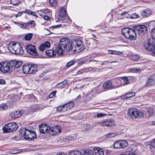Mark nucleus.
Wrapping results in <instances>:
<instances>
[{
	"instance_id": "obj_13",
	"label": "nucleus",
	"mask_w": 155,
	"mask_h": 155,
	"mask_svg": "<svg viewBox=\"0 0 155 155\" xmlns=\"http://www.w3.org/2000/svg\"><path fill=\"white\" fill-rule=\"evenodd\" d=\"M134 28L140 34H143L147 31V28L144 25H138L135 27Z\"/></svg>"
},
{
	"instance_id": "obj_59",
	"label": "nucleus",
	"mask_w": 155,
	"mask_h": 155,
	"mask_svg": "<svg viewBox=\"0 0 155 155\" xmlns=\"http://www.w3.org/2000/svg\"><path fill=\"white\" fill-rule=\"evenodd\" d=\"M44 18L47 20V21H48L49 20V19H50V18L48 17V16H47V15H45L43 17Z\"/></svg>"
},
{
	"instance_id": "obj_45",
	"label": "nucleus",
	"mask_w": 155,
	"mask_h": 155,
	"mask_svg": "<svg viewBox=\"0 0 155 155\" xmlns=\"http://www.w3.org/2000/svg\"><path fill=\"white\" fill-rule=\"evenodd\" d=\"M135 95V93L134 92H130L127 93L128 98H129L134 96Z\"/></svg>"
},
{
	"instance_id": "obj_32",
	"label": "nucleus",
	"mask_w": 155,
	"mask_h": 155,
	"mask_svg": "<svg viewBox=\"0 0 155 155\" xmlns=\"http://www.w3.org/2000/svg\"><path fill=\"white\" fill-rule=\"evenodd\" d=\"M121 81H122V85H124L127 84L128 83V80L127 77H125L120 78Z\"/></svg>"
},
{
	"instance_id": "obj_22",
	"label": "nucleus",
	"mask_w": 155,
	"mask_h": 155,
	"mask_svg": "<svg viewBox=\"0 0 155 155\" xmlns=\"http://www.w3.org/2000/svg\"><path fill=\"white\" fill-rule=\"evenodd\" d=\"M103 87L105 89H113V85L112 83L110 81H106L103 84Z\"/></svg>"
},
{
	"instance_id": "obj_25",
	"label": "nucleus",
	"mask_w": 155,
	"mask_h": 155,
	"mask_svg": "<svg viewBox=\"0 0 155 155\" xmlns=\"http://www.w3.org/2000/svg\"><path fill=\"white\" fill-rule=\"evenodd\" d=\"M63 105L65 111H66L72 109L74 106V103L73 101H72L68 103L64 104Z\"/></svg>"
},
{
	"instance_id": "obj_10",
	"label": "nucleus",
	"mask_w": 155,
	"mask_h": 155,
	"mask_svg": "<svg viewBox=\"0 0 155 155\" xmlns=\"http://www.w3.org/2000/svg\"><path fill=\"white\" fill-rule=\"evenodd\" d=\"M61 131V127L58 125L50 127V133L51 135L56 136L59 135Z\"/></svg>"
},
{
	"instance_id": "obj_58",
	"label": "nucleus",
	"mask_w": 155,
	"mask_h": 155,
	"mask_svg": "<svg viewBox=\"0 0 155 155\" xmlns=\"http://www.w3.org/2000/svg\"><path fill=\"white\" fill-rule=\"evenodd\" d=\"M5 84V81L4 79H0V84Z\"/></svg>"
},
{
	"instance_id": "obj_20",
	"label": "nucleus",
	"mask_w": 155,
	"mask_h": 155,
	"mask_svg": "<svg viewBox=\"0 0 155 155\" xmlns=\"http://www.w3.org/2000/svg\"><path fill=\"white\" fill-rule=\"evenodd\" d=\"M67 83V80L65 79L63 81L57 84L55 86V88L59 89H63L65 87V85Z\"/></svg>"
},
{
	"instance_id": "obj_44",
	"label": "nucleus",
	"mask_w": 155,
	"mask_h": 155,
	"mask_svg": "<svg viewBox=\"0 0 155 155\" xmlns=\"http://www.w3.org/2000/svg\"><path fill=\"white\" fill-rule=\"evenodd\" d=\"M75 63L74 61L73 60H71L68 62L66 64V67L67 68H69L70 66L74 65Z\"/></svg>"
},
{
	"instance_id": "obj_8",
	"label": "nucleus",
	"mask_w": 155,
	"mask_h": 155,
	"mask_svg": "<svg viewBox=\"0 0 155 155\" xmlns=\"http://www.w3.org/2000/svg\"><path fill=\"white\" fill-rule=\"evenodd\" d=\"M27 52L30 54L34 56H37L38 53L37 52L35 46L33 45L29 44L25 47Z\"/></svg>"
},
{
	"instance_id": "obj_60",
	"label": "nucleus",
	"mask_w": 155,
	"mask_h": 155,
	"mask_svg": "<svg viewBox=\"0 0 155 155\" xmlns=\"http://www.w3.org/2000/svg\"><path fill=\"white\" fill-rule=\"evenodd\" d=\"M134 71L137 72H140L141 71V69L140 68H134Z\"/></svg>"
},
{
	"instance_id": "obj_46",
	"label": "nucleus",
	"mask_w": 155,
	"mask_h": 155,
	"mask_svg": "<svg viewBox=\"0 0 155 155\" xmlns=\"http://www.w3.org/2000/svg\"><path fill=\"white\" fill-rule=\"evenodd\" d=\"M65 25H66L65 24H61L56 25L52 26V28H61V27L63 28L64 26H65Z\"/></svg>"
},
{
	"instance_id": "obj_12",
	"label": "nucleus",
	"mask_w": 155,
	"mask_h": 155,
	"mask_svg": "<svg viewBox=\"0 0 155 155\" xmlns=\"http://www.w3.org/2000/svg\"><path fill=\"white\" fill-rule=\"evenodd\" d=\"M40 131L41 133L45 134L46 133H50V127L46 124H41L39 125Z\"/></svg>"
},
{
	"instance_id": "obj_17",
	"label": "nucleus",
	"mask_w": 155,
	"mask_h": 155,
	"mask_svg": "<svg viewBox=\"0 0 155 155\" xmlns=\"http://www.w3.org/2000/svg\"><path fill=\"white\" fill-rule=\"evenodd\" d=\"M152 13V12L148 8H147L142 12L141 15L143 17L146 18L150 16Z\"/></svg>"
},
{
	"instance_id": "obj_42",
	"label": "nucleus",
	"mask_w": 155,
	"mask_h": 155,
	"mask_svg": "<svg viewBox=\"0 0 155 155\" xmlns=\"http://www.w3.org/2000/svg\"><path fill=\"white\" fill-rule=\"evenodd\" d=\"M11 3L14 5H17L20 4V2L19 0H10Z\"/></svg>"
},
{
	"instance_id": "obj_39",
	"label": "nucleus",
	"mask_w": 155,
	"mask_h": 155,
	"mask_svg": "<svg viewBox=\"0 0 155 155\" xmlns=\"http://www.w3.org/2000/svg\"><path fill=\"white\" fill-rule=\"evenodd\" d=\"M64 109L63 105L62 106H59L57 108V111L60 113L65 112Z\"/></svg>"
},
{
	"instance_id": "obj_28",
	"label": "nucleus",
	"mask_w": 155,
	"mask_h": 155,
	"mask_svg": "<svg viewBox=\"0 0 155 155\" xmlns=\"http://www.w3.org/2000/svg\"><path fill=\"white\" fill-rule=\"evenodd\" d=\"M31 66L30 67V74L35 73L37 71L38 69L37 66L35 64H31Z\"/></svg>"
},
{
	"instance_id": "obj_16",
	"label": "nucleus",
	"mask_w": 155,
	"mask_h": 155,
	"mask_svg": "<svg viewBox=\"0 0 155 155\" xmlns=\"http://www.w3.org/2000/svg\"><path fill=\"white\" fill-rule=\"evenodd\" d=\"M100 123L103 126L111 127L114 124V121L110 120L107 119L104 121H101Z\"/></svg>"
},
{
	"instance_id": "obj_15",
	"label": "nucleus",
	"mask_w": 155,
	"mask_h": 155,
	"mask_svg": "<svg viewBox=\"0 0 155 155\" xmlns=\"http://www.w3.org/2000/svg\"><path fill=\"white\" fill-rule=\"evenodd\" d=\"M155 83V75H153L150 76L146 81L145 86L148 87Z\"/></svg>"
},
{
	"instance_id": "obj_19",
	"label": "nucleus",
	"mask_w": 155,
	"mask_h": 155,
	"mask_svg": "<svg viewBox=\"0 0 155 155\" xmlns=\"http://www.w3.org/2000/svg\"><path fill=\"white\" fill-rule=\"evenodd\" d=\"M50 46V43L48 41L45 42L41 44L39 47L38 48L41 51H43L45 49H47Z\"/></svg>"
},
{
	"instance_id": "obj_33",
	"label": "nucleus",
	"mask_w": 155,
	"mask_h": 155,
	"mask_svg": "<svg viewBox=\"0 0 155 155\" xmlns=\"http://www.w3.org/2000/svg\"><path fill=\"white\" fill-rule=\"evenodd\" d=\"M113 147L114 148H121L120 140L115 142L113 144Z\"/></svg>"
},
{
	"instance_id": "obj_53",
	"label": "nucleus",
	"mask_w": 155,
	"mask_h": 155,
	"mask_svg": "<svg viewBox=\"0 0 155 155\" xmlns=\"http://www.w3.org/2000/svg\"><path fill=\"white\" fill-rule=\"evenodd\" d=\"M123 52L122 51H114L113 54H122Z\"/></svg>"
},
{
	"instance_id": "obj_1",
	"label": "nucleus",
	"mask_w": 155,
	"mask_h": 155,
	"mask_svg": "<svg viewBox=\"0 0 155 155\" xmlns=\"http://www.w3.org/2000/svg\"><path fill=\"white\" fill-rule=\"evenodd\" d=\"M83 44V42L79 39L74 40L71 44H70L67 39L62 38L56 48V51L54 50H48L46 51L45 53L47 55L50 57L55 56L56 53L59 55H61L66 51H72L74 53H77L84 49Z\"/></svg>"
},
{
	"instance_id": "obj_27",
	"label": "nucleus",
	"mask_w": 155,
	"mask_h": 155,
	"mask_svg": "<svg viewBox=\"0 0 155 155\" xmlns=\"http://www.w3.org/2000/svg\"><path fill=\"white\" fill-rule=\"evenodd\" d=\"M146 117H151L154 115L153 110L152 108H149L146 112Z\"/></svg>"
},
{
	"instance_id": "obj_4",
	"label": "nucleus",
	"mask_w": 155,
	"mask_h": 155,
	"mask_svg": "<svg viewBox=\"0 0 155 155\" xmlns=\"http://www.w3.org/2000/svg\"><path fill=\"white\" fill-rule=\"evenodd\" d=\"M121 33L126 38L130 40H135L136 38V31L134 28H123L121 30Z\"/></svg>"
},
{
	"instance_id": "obj_31",
	"label": "nucleus",
	"mask_w": 155,
	"mask_h": 155,
	"mask_svg": "<svg viewBox=\"0 0 155 155\" xmlns=\"http://www.w3.org/2000/svg\"><path fill=\"white\" fill-rule=\"evenodd\" d=\"M91 126L90 124H84L82 126L81 129L83 131L89 130L91 129Z\"/></svg>"
},
{
	"instance_id": "obj_62",
	"label": "nucleus",
	"mask_w": 155,
	"mask_h": 155,
	"mask_svg": "<svg viewBox=\"0 0 155 155\" xmlns=\"http://www.w3.org/2000/svg\"><path fill=\"white\" fill-rule=\"evenodd\" d=\"M127 13H128L127 12H124L122 13H121L120 15L121 16H123V15H124L126 14H127Z\"/></svg>"
},
{
	"instance_id": "obj_14",
	"label": "nucleus",
	"mask_w": 155,
	"mask_h": 155,
	"mask_svg": "<svg viewBox=\"0 0 155 155\" xmlns=\"http://www.w3.org/2000/svg\"><path fill=\"white\" fill-rule=\"evenodd\" d=\"M10 66L14 69L19 67L22 64V62L16 60H12L9 62Z\"/></svg>"
},
{
	"instance_id": "obj_49",
	"label": "nucleus",
	"mask_w": 155,
	"mask_h": 155,
	"mask_svg": "<svg viewBox=\"0 0 155 155\" xmlns=\"http://www.w3.org/2000/svg\"><path fill=\"white\" fill-rule=\"evenodd\" d=\"M139 56L138 55H134L132 57V59L134 61H137L139 58Z\"/></svg>"
},
{
	"instance_id": "obj_34",
	"label": "nucleus",
	"mask_w": 155,
	"mask_h": 155,
	"mask_svg": "<svg viewBox=\"0 0 155 155\" xmlns=\"http://www.w3.org/2000/svg\"><path fill=\"white\" fill-rule=\"evenodd\" d=\"M120 142L121 148H124L128 146V143L125 140H120Z\"/></svg>"
},
{
	"instance_id": "obj_2",
	"label": "nucleus",
	"mask_w": 155,
	"mask_h": 155,
	"mask_svg": "<svg viewBox=\"0 0 155 155\" xmlns=\"http://www.w3.org/2000/svg\"><path fill=\"white\" fill-rule=\"evenodd\" d=\"M8 49L9 52L13 54H21L24 53V50L20 43L12 41L8 45Z\"/></svg>"
},
{
	"instance_id": "obj_35",
	"label": "nucleus",
	"mask_w": 155,
	"mask_h": 155,
	"mask_svg": "<svg viewBox=\"0 0 155 155\" xmlns=\"http://www.w3.org/2000/svg\"><path fill=\"white\" fill-rule=\"evenodd\" d=\"M59 13L60 14L63 16H66V12L65 8L63 7H61L59 9Z\"/></svg>"
},
{
	"instance_id": "obj_21",
	"label": "nucleus",
	"mask_w": 155,
	"mask_h": 155,
	"mask_svg": "<svg viewBox=\"0 0 155 155\" xmlns=\"http://www.w3.org/2000/svg\"><path fill=\"white\" fill-rule=\"evenodd\" d=\"M145 145L149 146L151 150L155 149V138L152 141H147L145 143Z\"/></svg>"
},
{
	"instance_id": "obj_63",
	"label": "nucleus",
	"mask_w": 155,
	"mask_h": 155,
	"mask_svg": "<svg viewBox=\"0 0 155 155\" xmlns=\"http://www.w3.org/2000/svg\"><path fill=\"white\" fill-rule=\"evenodd\" d=\"M113 50H109L108 51V52L110 54H113Z\"/></svg>"
},
{
	"instance_id": "obj_23",
	"label": "nucleus",
	"mask_w": 155,
	"mask_h": 155,
	"mask_svg": "<svg viewBox=\"0 0 155 155\" xmlns=\"http://www.w3.org/2000/svg\"><path fill=\"white\" fill-rule=\"evenodd\" d=\"M21 112L20 111H13L11 114V116L12 117L15 118H19L21 115Z\"/></svg>"
},
{
	"instance_id": "obj_55",
	"label": "nucleus",
	"mask_w": 155,
	"mask_h": 155,
	"mask_svg": "<svg viewBox=\"0 0 155 155\" xmlns=\"http://www.w3.org/2000/svg\"><path fill=\"white\" fill-rule=\"evenodd\" d=\"M85 72V70L84 69H81V70L78 71L76 72V73L77 74H82V73Z\"/></svg>"
},
{
	"instance_id": "obj_24",
	"label": "nucleus",
	"mask_w": 155,
	"mask_h": 155,
	"mask_svg": "<svg viewBox=\"0 0 155 155\" xmlns=\"http://www.w3.org/2000/svg\"><path fill=\"white\" fill-rule=\"evenodd\" d=\"M31 66V64H24L22 67V71L25 74H30V67Z\"/></svg>"
},
{
	"instance_id": "obj_57",
	"label": "nucleus",
	"mask_w": 155,
	"mask_h": 155,
	"mask_svg": "<svg viewBox=\"0 0 155 155\" xmlns=\"http://www.w3.org/2000/svg\"><path fill=\"white\" fill-rule=\"evenodd\" d=\"M134 18H139V15L137 13H134L132 14Z\"/></svg>"
},
{
	"instance_id": "obj_37",
	"label": "nucleus",
	"mask_w": 155,
	"mask_h": 155,
	"mask_svg": "<svg viewBox=\"0 0 155 155\" xmlns=\"http://www.w3.org/2000/svg\"><path fill=\"white\" fill-rule=\"evenodd\" d=\"M69 155H83L82 153L78 150H75L71 152Z\"/></svg>"
},
{
	"instance_id": "obj_6",
	"label": "nucleus",
	"mask_w": 155,
	"mask_h": 155,
	"mask_svg": "<svg viewBox=\"0 0 155 155\" xmlns=\"http://www.w3.org/2000/svg\"><path fill=\"white\" fill-rule=\"evenodd\" d=\"M127 116L130 119H134L143 117L144 114L142 111L136 109L130 108L127 110Z\"/></svg>"
},
{
	"instance_id": "obj_36",
	"label": "nucleus",
	"mask_w": 155,
	"mask_h": 155,
	"mask_svg": "<svg viewBox=\"0 0 155 155\" xmlns=\"http://www.w3.org/2000/svg\"><path fill=\"white\" fill-rule=\"evenodd\" d=\"M22 12L26 13L28 15H31L34 16H37L35 12L30 11L27 9L25 10V11H22Z\"/></svg>"
},
{
	"instance_id": "obj_5",
	"label": "nucleus",
	"mask_w": 155,
	"mask_h": 155,
	"mask_svg": "<svg viewBox=\"0 0 155 155\" xmlns=\"http://www.w3.org/2000/svg\"><path fill=\"white\" fill-rule=\"evenodd\" d=\"M143 48L145 50L150 52L152 55L155 56V39L153 38L145 41Z\"/></svg>"
},
{
	"instance_id": "obj_41",
	"label": "nucleus",
	"mask_w": 155,
	"mask_h": 155,
	"mask_svg": "<svg viewBox=\"0 0 155 155\" xmlns=\"http://www.w3.org/2000/svg\"><path fill=\"white\" fill-rule=\"evenodd\" d=\"M7 108L8 107L5 104H2L0 105V111L6 110Z\"/></svg>"
},
{
	"instance_id": "obj_26",
	"label": "nucleus",
	"mask_w": 155,
	"mask_h": 155,
	"mask_svg": "<svg viewBox=\"0 0 155 155\" xmlns=\"http://www.w3.org/2000/svg\"><path fill=\"white\" fill-rule=\"evenodd\" d=\"M122 81L120 78H117L114 81L113 85L114 88L120 87L122 86Z\"/></svg>"
},
{
	"instance_id": "obj_56",
	"label": "nucleus",
	"mask_w": 155,
	"mask_h": 155,
	"mask_svg": "<svg viewBox=\"0 0 155 155\" xmlns=\"http://www.w3.org/2000/svg\"><path fill=\"white\" fill-rule=\"evenodd\" d=\"M23 12H22L18 13L16 15H15V17L16 18H17L18 17L21 16L23 14Z\"/></svg>"
},
{
	"instance_id": "obj_64",
	"label": "nucleus",
	"mask_w": 155,
	"mask_h": 155,
	"mask_svg": "<svg viewBox=\"0 0 155 155\" xmlns=\"http://www.w3.org/2000/svg\"><path fill=\"white\" fill-rule=\"evenodd\" d=\"M129 155H136V154L133 152H129Z\"/></svg>"
},
{
	"instance_id": "obj_38",
	"label": "nucleus",
	"mask_w": 155,
	"mask_h": 155,
	"mask_svg": "<svg viewBox=\"0 0 155 155\" xmlns=\"http://www.w3.org/2000/svg\"><path fill=\"white\" fill-rule=\"evenodd\" d=\"M116 133H112L107 134L105 135V137L106 138H110L113 137L117 135Z\"/></svg>"
},
{
	"instance_id": "obj_7",
	"label": "nucleus",
	"mask_w": 155,
	"mask_h": 155,
	"mask_svg": "<svg viewBox=\"0 0 155 155\" xmlns=\"http://www.w3.org/2000/svg\"><path fill=\"white\" fill-rule=\"evenodd\" d=\"M18 127V125L15 123L11 122L3 126V130L5 133L11 132L16 130Z\"/></svg>"
},
{
	"instance_id": "obj_47",
	"label": "nucleus",
	"mask_w": 155,
	"mask_h": 155,
	"mask_svg": "<svg viewBox=\"0 0 155 155\" xmlns=\"http://www.w3.org/2000/svg\"><path fill=\"white\" fill-rule=\"evenodd\" d=\"M92 151L91 150H87L84 151V155H92Z\"/></svg>"
},
{
	"instance_id": "obj_54",
	"label": "nucleus",
	"mask_w": 155,
	"mask_h": 155,
	"mask_svg": "<svg viewBox=\"0 0 155 155\" xmlns=\"http://www.w3.org/2000/svg\"><path fill=\"white\" fill-rule=\"evenodd\" d=\"M105 115L102 113L97 114L96 116L98 118L101 117H104Z\"/></svg>"
},
{
	"instance_id": "obj_3",
	"label": "nucleus",
	"mask_w": 155,
	"mask_h": 155,
	"mask_svg": "<svg viewBox=\"0 0 155 155\" xmlns=\"http://www.w3.org/2000/svg\"><path fill=\"white\" fill-rule=\"evenodd\" d=\"M20 135H23L24 138L28 140H34L37 137L35 132L25 128H21L19 130Z\"/></svg>"
},
{
	"instance_id": "obj_50",
	"label": "nucleus",
	"mask_w": 155,
	"mask_h": 155,
	"mask_svg": "<svg viewBox=\"0 0 155 155\" xmlns=\"http://www.w3.org/2000/svg\"><path fill=\"white\" fill-rule=\"evenodd\" d=\"M56 93V91H53L49 95V97L50 98H52L54 96H55Z\"/></svg>"
},
{
	"instance_id": "obj_48",
	"label": "nucleus",
	"mask_w": 155,
	"mask_h": 155,
	"mask_svg": "<svg viewBox=\"0 0 155 155\" xmlns=\"http://www.w3.org/2000/svg\"><path fill=\"white\" fill-rule=\"evenodd\" d=\"M28 25H30L32 26H34L35 24V21L33 20L31 21L26 23Z\"/></svg>"
},
{
	"instance_id": "obj_9",
	"label": "nucleus",
	"mask_w": 155,
	"mask_h": 155,
	"mask_svg": "<svg viewBox=\"0 0 155 155\" xmlns=\"http://www.w3.org/2000/svg\"><path fill=\"white\" fill-rule=\"evenodd\" d=\"M56 21L57 22L62 21V23H70L71 21L68 17H67V16H63L59 14L56 16Z\"/></svg>"
},
{
	"instance_id": "obj_11",
	"label": "nucleus",
	"mask_w": 155,
	"mask_h": 155,
	"mask_svg": "<svg viewBox=\"0 0 155 155\" xmlns=\"http://www.w3.org/2000/svg\"><path fill=\"white\" fill-rule=\"evenodd\" d=\"M9 66V63L6 62L0 63V70L3 73L7 72L10 69Z\"/></svg>"
},
{
	"instance_id": "obj_51",
	"label": "nucleus",
	"mask_w": 155,
	"mask_h": 155,
	"mask_svg": "<svg viewBox=\"0 0 155 155\" xmlns=\"http://www.w3.org/2000/svg\"><path fill=\"white\" fill-rule=\"evenodd\" d=\"M151 34L152 37V38H155V28H153L152 29Z\"/></svg>"
},
{
	"instance_id": "obj_43",
	"label": "nucleus",
	"mask_w": 155,
	"mask_h": 155,
	"mask_svg": "<svg viewBox=\"0 0 155 155\" xmlns=\"http://www.w3.org/2000/svg\"><path fill=\"white\" fill-rule=\"evenodd\" d=\"M50 5L52 6H55L57 4L56 0H49Z\"/></svg>"
},
{
	"instance_id": "obj_29",
	"label": "nucleus",
	"mask_w": 155,
	"mask_h": 155,
	"mask_svg": "<svg viewBox=\"0 0 155 155\" xmlns=\"http://www.w3.org/2000/svg\"><path fill=\"white\" fill-rule=\"evenodd\" d=\"M30 108L33 111H35L36 110L42 109L43 108H42L38 105L35 104L31 106Z\"/></svg>"
},
{
	"instance_id": "obj_40",
	"label": "nucleus",
	"mask_w": 155,
	"mask_h": 155,
	"mask_svg": "<svg viewBox=\"0 0 155 155\" xmlns=\"http://www.w3.org/2000/svg\"><path fill=\"white\" fill-rule=\"evenodd\" d=\"M32 36V33H28L25 35L24 38L26 41H29L31 39Z\"/></svg>"
},
{
	"instance_id": "obj_61",
	"label": "nucleus",
	"mask_w": 155,
	"mask_h": 155,
	"mask_svg": "<svg viewBox=\"0 0 155 155\" xmlns=\"http://www.w3.org/2000/svg\"><path fill=\"white\" fill-rule=\"evenodd\" d=\"M92 42L94 43L95 45H97V41L95 39H92Z\"/></svg>"
},
{
	"instance_id": "obj_30",
	"label": "nucleus",
	"mask_w": 155,
	"mask_h": 155,
	"mask_svg": "<svg viewBox=\"0 0 155 155\" xmlns=\"http://www.w3.org/2000/svg\"><path fill=\"white\" fill-rule=\"evenodd\" d=\"M14 23L15 24L17 25L18 26L20 27L21 28H25L27 26V24L24 22H21L20 21L18 22L14 21Z\"/></svg>"
},
{
	"instance_id": "obj_52",
	"label": "nucleus",
	"mask_w": 155,
	"mask_h": 155,
	"mask_svg": "<svg viewBox=\"0 0 155 155\" xmlns=\"http://www.w3.org/2000/svg\"><path fill=\"white\" fill-rule=\"evenodd\" d=\"M120 98L122 100H124L128 98L127 94L120 97Z\"/></svg>"
},
{
	"instance_id": "obj_18",
	"label": "nucleus",
	"mask_w": 155,
	"mask_h": 155,
	"mask_svg": "<svg viewBox=\"0 0 155 155\" xmlns=\"http://www.w3.org/2000/svg\"><path fill=\"white\" fill-rule=\"evenodd\" d=\"M93 152L95 155H104V154L103 150L99 147H94Z\"/></svg>"
}]
</instances>
